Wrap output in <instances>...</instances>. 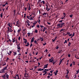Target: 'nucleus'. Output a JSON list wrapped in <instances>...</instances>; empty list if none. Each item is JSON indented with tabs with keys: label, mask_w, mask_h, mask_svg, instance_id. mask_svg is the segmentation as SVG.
<instances>
[{
	"label": "nucleus",
	"mask_w": 79,
	"mask_h": 79,
	"mask_svg": "<svg viewBox=\"0 0 79 79\" xmlns=\"http://www.w3.org/2000/svg\"><path fill=\"white\" fill-rule=\"evenodd\" d=\"M2 73H5V70H2Z\"/></svg>",
	"instance_id": "obj_41"
},
{
	"label": "nucleus",
	"mask_w": 79,
	"mask_h": 79,
	"mask_svg": "<svg viewBox=\"0 0 79 79\" xmlns=\"http://www.w3.org/2000/svg\"><path fill=\"white\" fill-rule=\"evenodd\" d=\"M67 33V34L68 35H69V34H70V33L68 31Z\"/></svg>",
	"instance_id": "obj_40"
},
{
	"label": "nucleus",
	"mask_w": 79,
	"mask_h": 79,
	"mask_svg": "<svg viewBox=\"0 0 79 79\" xmlns=\"http://www.w3.org/2000/svg\"><path fill=\"white\" fill-rule=\"evenodd\" d=\"M0 15H1V18H2V16H3V13H1Z\"/></svg>",
	"instance_id": "obj_23"
},
{
	"label": "nucleus",
	"mask_w": 79,
	"mask_h": 79,
	"mask_svg": "<svg viewBox=\"0 0 79 79\" xmlns=\"http://www.w3.org/2000/svg\"><path fill=\"white\" fill-rule=\"evenodd\" d=\"M27 44H25V46H26L27 47H28V46L30 45V44H29V43L27 42Z\"/></svg>",
	"instance_id": "obj_7"
},
{
	"label": "nucleus",
	"mask_w": 79,
	"mask_h": 79,
	"mask_svg": "<svg viewBox=\"0 0 79 79\" xmlns=\"http://www.w3.org/2000/svg\"><path fill=\"white\" fill-rule=\"evenodd\" d=\"M50 76L48 75L47 76V78H48V79H50Z\"/></svg>",
	"instance_id": "obj_43"
},
{
	"label": "nucleus",
	"mask_w": 79,
	"mask_h": 79,
	"mask_svg": "<svg viewBox=\"0 0 79 79\" xmlns=\"http://www.w3.org/2000/svg\"><path fill=\"white\" fill-rule=\"evenodd\" d=\"M26 75H27V73L26 72L24 75V77H28V76H26Z\"/></svg>",
	"instance_id": "obj_9"
},
{
	"label": "nucleus",
	"mask_w": 79,
	"mask_h": 79,
	"mask_svg": "<svg viewBox=\"0 0 79 79\" xmlns=\"http://www.w3.org/2000/svg\"><path fill=\"white\" fill-rule=\"evenodd\" d=\"M64 31V29L63 30V29H62L60 31V32H62V31Z\"/></svg>",
	"instance_id": "obj_38"
},
{
	"label": "nucleus",
	"mask_w": 79,
	"mask_h": 79,
	"mask_svg": "<svg viewBox=\"0 0 79 79\" xmlns=\"http://www.w3.org/2000/svg\"><path fill=\"white\" fill-rule=\"evenodd\" d=\"M19 20L16 22V24H19V23H18V21H19Z\"/></svg>",
	"instance_id": "obj_53"
},
{
	"label": "nucleus",
	"mask_w": 79,
	"mask_h": 79,
	"mask_svg": "<svg viewBox=\"0 0 79 79\" xmlns=\"http://www.w3.org/2000/svg\"><path fill=\"white\" fill-rule=\"evenodd\" d=\"M6 63H5V62L4 63H2V66H4L6 65Z\"/></svg>",
	"instance_id": "obj_8"
},
{
	"label": "nucleus",
	"mask_w": 79,
	"mask_h": 79,
	"mask_svg": "<svg viewBox=\"0 0 79 79\" xmlns=\"http://www.w3.org/2000/svg\"><path fill=\"white\" fill-rule=\"evenodd\" d=\"M10 32H13V30H12V29H11V28H10Z\"/></svg>",
	"instance_id": "obj_20"
},
{
	"label": "nucleus",
	"mask_w": 79,
	"mask_h": 79,
	"mask_svg": "<svg viewBox=\"0 0 79 79\" xmlns=\"http://www.w3.org/2000/svg\"><path fill=\"white\" fill-rule=\"evenodd\" d=\"M46 29V28L45 27H44V29L43 30V32H44V31H45V30Z\"/></svg>",
	"instance_id": "obj_19"
},
{
	"label": "nucleus",
	"mask_w": 79,
	"mask_h": 79,
	"mask_svg": "<svg viewBox=\"0 0 79 79\" xmlns=\"http://www.w3.org/2000/svg\"><path fill=\"white\" fill-rule=\"evenodd\" d=\"M23 40H25V41H26V42H27V40L26 39H24V38H23Z\"/></svg>",
	"instance_id": "obj_42"
},
{
	"label": "nucleus",
	"mask_w": 79,
	"mask_h": 79,
	"mask_svg": "<svg viewBox=\"0 0 79 79\" xmlns=\"http://www.w3.org/2000/svg\"><path fill=\"white\" fill-rule=\"evenodd\" d=\"M8 28V30L7 32H10V27H7Z\"/></svg>",
	"instance_id": "obj_12"
},
{
	"label": "nucleus",
	"mask_w": 79,
	"mask_h": 79,
	"mask_svg": "<svg viewBox=\"0 0 79 79\" xmlns=\"http://www.w3.org/2000/svg\"><path fill=\"white\" fill-rule=\"evenodd\" d=\"M47 66H48V64H46L45 65H44V67L45 68H47Z\"/></svg>",
	"instance_id": "obj_13"
},
{
	"label": "nucleus",
	"mask_w": 79,
	"mask_h": 79,
	"mask_svg": "<svg viewBox=\"0 0 79 79\" xmlns=\"http://www.w3.org/2000/svg\"><path fill=\"white\" fill-rule=\"evenodd\" d=\"M20 50L21 49H19V50L18 49L17 50V52H19V53Z\"/></svg>",
	"instance_id": "obj_47"
},
{
	"label": "nucleus",
	"mask_w": 79,
	"mask_h": 79,
	"mask_svg": "<svg viewBox=\"0 0 79 79\" xmlns=\"http://www.w3.org/2000/svg\"><path fill=\"white\" fill-rule=\"evenodd\" d=\"M40 40L42 42L44 41V39L42 37H40L39 38Z\"/></svg>",
	"instance_id": "obj_6"
},
{
	"label": "nucleus",
	"mask_w": 79,
	"mask_h": 79,
	"mask_svg": "<svg viewBox=\"0 0 79 79\" xmlns=\"http://www.w3.org/2000/svg\"><path fill=\"white\" fill-rule=\"evenodd\" d=\"M26 31V29H25V30H24V29L23 30V35H25V34H26V31Z\"/></svg>",
	"instance_id": "obj_5"
},
{
	"label": "nucleus",
	"mask_w": 79,
	"mask_h": 79,
	"mask_svg": "<svg viewBox=\"0 0 79 79\" xmlns=\"http://www.w3.org/2000/svg\"><path fill=\"white\" fill-rule=\"evenodd\" d=\"M77 73H79V69H78V70L77 71Z\"/></svg>",
	"instance_id": "obj_61"
},
{
	"label": "nucleus",
	"mask_w": 79,
	"mask_h": 79,
	"mask_svg": "<svg viewBox=\"0 0 79 79\" xmlns=\"http://www.w3.org/2000/svg\"><path fill=\"white\" fill-rule=\"evenodd\" d=\"M2 77H3V78H4V77H5V74L4 75H2Z\"/></svg>",
	"instance_id": "obj_57"
},
{
	"label": "nucleus",
	"mask_w": 79,
	"mask_h": 79,
	"mask_svg": "<svg viewBox=\"0 0 79 79\" xmlns=\"http://www.w3.org/2000/svg\"><path fill=\"white\" fill-rule=\"evenodd\" d=\"M9 24H8V26H9V27H11V26H10V23H8Z\"/></svg>",
	"instance_id": "obj_44"
},
{
	"label": "nucleus",
	"mask_w": 79,
	"mask_h": 79,
	"mask_svg": "<svg viewBox=\"0 0 79 79\" xmlns=\"http://www.w3.org/2000/svg\"><path fill=\"white\" fill-rule=\"evenodd\" d=\"M27 18H28V19H31V20H32H32H34V19H32V18L31 17V18H29L28 17V16H27Z\"/></svg>",
	"instance_id": "obj_11"
},
{
	"label": "nucleus",
	"mask_w": 79,
	"mask_h": 79,
	"mask_svg": "<svg viewBox=\"0 0 79 79\" xmlns=\"http://www.w3.org/2000/svg\"><path fill=\"white\" fill-rule=\"evenodd\" d=\"M20 31H21V30L19 29L18 30V32H20Z\"/></svg>",
	"instance_id": "obj_50"
},
{
	"label": "nucleus",
	"mask_w": 79,
	"mask_h": 79,
	"mask_svg": "<svg viewBox=\"0 0 79 79\" xmlns=\"http://www.w3.org/2000/svg\"><path fill=\"white\" fill-rule=\"evenodd\" d=\"M9 58H8V57H7V59H6V62H8V60H9Z\"/></svg>",
	"instance_id": "obj_31"
},
{
	"label": "nucleus",
	"mask_w": 79,
	"mask_h": 79,
	"mask_svg": "<svg viewBox=\"0 0 79 79\" xmlns=\"http://www.w3.org/2000/svg\"><path fill=\"white\" fill-rule=\"evenodd\" d=\"M33 45V44H32V43L31 44H30V48H31V47H32V46Z\"/></svg>",
	"instance_id": "obj_27"
},
{
	"label": "nucleus",
	"mask_w": 79,
	"mask_h": 79,
	"mask_svg": "<svg viewBox=\"0 0 79 79\" xmlns=\"http://www.w3.org/2000/svg\"><path fill=\"white\" fill-rule=\"evenodd\" d=\"M72 63L73 64V65H75V62L74 61H73Z\"/></svg>",
	"instance_id": "obj_54"
},
{
	"label": "nucleus",
	"mask_w": 79,
	"mask_h": 79,
	"mask_svg": "<svg viewBox=\"0 0 79 79\" xmlns=\"http://www.w3.org/2000/svg\"><path fill=\"white\" fill-rule=\"evenodd\" d=\"M68 75L67 74L66 76H65V77L66 78H67V77H68Z\"/></svg>",
	"instance_id": "obj_64"
},
{
	"label": "nucleus",
	"mask_w": 79,
	"mask_h": 79,
	"mask_svg": "<svg viewBox=\"0 0 79 79\" xmlns=\"http://www.w3.org/2000/svg\"><path fill=\"white\" fill-rule=\"evenodd\" d=\"M17 49H18V50H21V47H20V46H17Z\"/></svg>",
	"instance_id": "obj_16"
},
{
	"label": "nucleus",
	"mask_w": 79,
	"mask_h": 79,
	"mask_svg": "<svg viewBox=\"0 0 79 79\" xmlns=\"http://www.w3.org/2000/svg\"><path fill=\"white\" fill-rule=\"evenodd\" d=\"M66 71H67V73H66V74H67L68 75L69 73V71L68 69L66 70Z\"/></svg>",
	"instance_id": "obj_17"
},
{
	"label": "nucleus",
	"mask_w": 79,
	"mask_h": 79,
	"mask_svg": "<svg viewBox=\"0 0 79 79\" xmlns=\"http://www.w3.org/2000/svg\"><path fill=\"white\" fill-rule=\"evenodd\" d=\"M74 34H75L74 32H73L72 35V37H73V36H74Z\"/></svg>",
	"instance_id": "obj_62"
},
{
	"label": "nucleus",
	"mask_w": 79,
	"mask_h": 79,
	"mask_svg": "<svg viewBox=\"0 0 79 79\" xmlns=\"http://www.w3.org/2000/svg\"><path fill=\"white\" fill-rule=\"evenodd\" d=\"M40 25H37L36 26V27H38V28H39V27H40Z\"/></svg>",
	"instance_id": "obj_33"
},
{
	"label": "nucleus",
	"mask_w": 79,
	"mask_h": 79,
	"mask_svg": "<svg viewBox=\"0 0 79 79\" xmlns=\"http://www.w3.org/2000/svg\"><path fill=\"white\" fill-rule=\"evenodd\" d=\"M24 18H26V14H24Z\"/></svg>",
	"instance_id": "obj_48"
},
{
	"label": "nucleus",
	"mask_w": 79,
	"mask_h": 79,
	"mask_svg": "<svg viewBox=\"0 0 79 79\" xmlns=\"http://www.w3.org/2000/svg\"><path fill=\"white\" fill-rule=\"evenodd\" d=\"M20 39H21V37H20V36H19V38H18L19 40H20Z\"/></svg>",
	"instance_id": "obj_58"
},
{
	"label": "nucleus",
	"mask_w": 79,
	"mask_h": 79,
	"mask_svg": "<svg viewBox=\"0 0 79 79\" xmlns=\"http://www.w3.org/2000/svg\"><path fill=\"white\" fill-rule=\"evenodd\" d=\"M8 65H7L6 67L3 68V69H2V70L5 71V70H8V69H7L8 68Z\"/></svg>",
	"instance_id": "obj_2"
},
{
	"label": "nucleus",
	"mask_w": 79,
	"mask_h": 79,
	"mask_svg": "<svg viewBox=\"0 0 79 79\" xmlns=\"http://www.w3.org/2000/svg\"><path fill=\"white\" fill-rule=\"evenodd\" d=\"M71 43L69 42V44H68L69 47V46H70L71 45Z\"/></svg>",
	"instance_id": "obj_25"
},
{
	"label": "nucleus",
	"mask_w": 79,
	"mask_h": 79,
	"mask_svg": "<svg viewBox=\"0 0 79 79\" xmlns=\"http://www.w3.org/2000/svg\"><path fill=\"white\" fill-rule=\"evenodd\" d=\"M40 27H41V28H42V27H44V26H42V25H40Z\"/></svg>",
	"instance_id": "obj_51"
},
{
	"label": "nucleus",
	"mask_w": 79,
	"mask_h": 79,
	"mask_svg": "<svg viewBox=\"0 0 79 79\" xmlns=\"http://www.w3.org/2000/svg\"><path fill=\"white\" fill-rule=\"evenodd\" d=\"M17 76H16V75L15 77H14L13 78H15V79H17Z\"/></svg>",
	"instance_id": "obj_52"
},
{
	"label": "nucleus",
	"mask_w": 79,
	"mask_h": 79,
	"mask_svg": "<svg viewBox=\"0 0 79 79\" xmlns=\"http://www.w3.org/2000/svg\"><path fill=\"white\" fill-rule=\"evenodd\" d=\"M52 42H54V41H55V40L52 39Z\"/></svg>",
	"instance_id": "obj_59"
},
{
	"label": "nucleus",
	"mask_w": 79,
	"mask_h": 79,
	"mask_svg": "<svg viewBox=\"0 0 79 79\" xmlns=\"http://www.w3.org/2000/svg\"><path fill=\"white\" fill-rule=\"evenodd\" d=\"M62 52V50H61L60 51L58 52V53H61V52Z\"/></svg>",
	"instance_id": "obj_49"
},
{
	"label": "nucleus",
	"mask_w": 79,
	"mask_h": 79,
	"mask_svg": "<svg viewBox=\"0 0 79 79\" xmlns=\"http://www.w3.org/2000/svg\"><path fill=\"white\" fill-rule=\"evenodd\" d=\"M58 70H56V72H54V73L55 74V76H56V75H57V74H58Z\"/></svg>",
	"instance_id": "obj_4"
},
{
	"label": "nucleus",
	"mask_w": 79,
	"mask_h": 79,
	"mask_svg": "<svg viewBox=\"0 0 79 79\" xmlns=\"http://www.w3.org/2000/svg\"><path fill=\"white\" fill-rule=\"evenodd\" d=\"M20 44H21V43H19V44H17V47H18V46H20Z\"/></svg>",
	"instance_id": "obj_63"
},
{
	"label": "nucleus",
	"mask_w": 79,
	"mask_h": 79,
	"mask_svg": "<svg viewBox=\"0 0 79 79\" xmlns=\"http://www.w3.org/2000/svg\"><path fill=\"white\" fill-rule=\"evenodd\" d=\"M26 23H31V22L29 21V20H27V21H26Z\"/></svg>",
	"instance_id": "obj_26"
},
{
	"label": "nucleus",
	"mask_w": 79,
	"mask_h": 79,
	"mask_svg": "<svg viewBox=\"0 0 79 79\" xmlns=\"http://www.w3.org/2000/svg\"><path fill=\"white\" fill-rule=\"evenodd\" d=\"M27 25L28 26H30V24H29V23H27Z\"/></svg>",
	"instance_id": "obj_46"
},
{
	"label": "nucleus",
	"mask_w": 79,
	"mask_h": 79,
	"mask_svg": "<svg viewBox=\"0 0 79 79\" xmlns=\"http://www.w3.org/2000/svg\"><path fill=\"white\" fill-rule=\"evenodd\" d=\"M73 15L72 14V15H69V17L70 18H73Z\"/></svg>",
	"instance_id": "obj_37"
},
{
	"label": "nucleus",
	"mask_w": 79,
	"mask_h": 79,
	"mask_svg": "<svg viewBox=\"0 0 79 79\" xmlns=\"http://www.w3.org/2000/svg\"><path fill=\"white\" fill-rule=\"evenodd\" d=\"M46 10H48V5H46Z\"/></svg>",
	"instance_id": "obj_15"
},
{
	"label": "nucleus",
	"mask_w": 79,
	"mask_h": 79,
	"mask_svg": "<svg viewBox=\"0 0 79 79\" xmlns=\"http://www.w3.org/2000/svg\"><path fill=\"white\" fill-rule=\"evenodd\" d=\"M34 39L32 38L31 40V43H32V42H34Z\"/></svg>",
	"instance_id": "obj_14"
},
{
	"label": "nucleus",
	"mask_w": 79,
	"mask_h": 79,
	"mask_svg": "<svg viewBox=\"0 0 79 79\" xmlns=\"http://www.w3.org/2000/svg\"><path fill=\"white\" fill-rule=\"evenodd\" d=\"M63 20H61L60 21H59V23H62V22H63Z\"/></svg>",
	"instance_id": "obj_36"
},
{
	"label": "nucleus",
	"mask_w": 79,
	"mask_h": 79,
	"mask_svg": "<svg viewBox=\"0 0 79 79\" xmlns=\"http://www.w3.org/2000/svg\"><path fill=\"white\" fill-rule=\"evenodd\" d=\"M13 53H14V56H15V55H17V53L15 52H14Z\"/></svg>",
	"instance_id": "obj_18"
},
{
	"label": "nucleus",
	"mask_w": 79,
	"mask_h": 79,
	"mask_svg": "<svg viewBox=\"0 0 79 79\" xmlns=\"http://www.w3.org/2000/svg\"><path fill=\"white\" fill-rule=\"evenodd\" d=\"M54 60V59H52V60H51V61H50V63H53V61Z\"/></svg>",
	"instance_id": "obj_39"
},
{
	"label": "nucleus",
	"mask_w": 79,
	"mask_h": 79,
	"mask_svg": "<svg viewBox=\"0 0 79 79\" xmlns=\"http://www.w3.org/2000/svg\"><path fill=\"white\" fill-rule=\"evenodd\" d=\"M37 23V22H36V23H33V26H35V24H36V23Z\"/></svg>",
	"instance_id": "obj_28"
},
{
	"label": "nucleus",
	"mask_w": 79,
	"mask_h": 79,
	"mask_svg": "<svg viewBox=\"0 0 79 79\" xmlns=\"http://www.w3.org/2000/svg\"><path fill=\"white\" fill-rule=\"evenodd\" d=\"M13 40H12V42H15V40L14 39H12Z\"/></svg>",
	"instance_id": "obj_34"
},
{
	"label": "nucleus",
	"mask_w": 79,
	"mask_h": 79,
	"mask_svg": "<svg viewBox=\"0 0 79 79\" xmlns=\"http://www.w3.org/2000/svg\"><path fill=\"white\" fill-rule=\"evenodd\" d=\"M16 76H17V79H19V75H18V74H17V75H16Z\"/></svg>",
	"instance_id": "obj_22"
},
{
	"label": "nucleus",
	"mask_w": 79,
	"mask_h": 79,
	"mask_svg": "<svg viewBox=\"0 0 79 79\" xmlns=\"http://www.w3.org/2000/svg\"><path fill=\"white\" fill-rule=\"evenodd\" d=\"M75 57L76 58H77V59H78V60H79V57L78 56L76 57V56H75Z\"/></svg>",
	"instance_id": "obj_35"
},
{
	"label": "nucleus",
	"mask_w": 79,
	"mask_h": 79,
	"mask_svg": "<svg viewBox=\"0 0 79 79\" xmlns=\"http://www.w3.org/2000/svg\"><path fill=\"white\" fill-rule=\"evenodd\" d=\"M48 15V14H47V13H46V12H44V13L43 14V15Z\"/></svg>",
	"instance_id": "obj_24"
},
{
	"label": "nucleus",
	"mask_w": 79,
	"mask_h": 79,
	"mask_svg": "<svg viewBox=\"0 0 79 79\" xmlns=\"http://www.w3.org/2000/svg\"><path fill=\"white\" fill-rule=\"evenodd\" d=\"M4 75H5V77H6V79H8V78H9V75L7 73H5Z\"/></svg>",
	"instance_id": "obj_3"
},
{
	"label": "nucleus",
	"mask_w": 79,
	"mask_h": 79,
	"mask_svg": "<svg viewBox=\"0 0 79 79\" xmlns=\"http://www.w3.org/2000/svg\"><path fill=\"white\" fill-rule=\"evenodd\" d=\"M65 23H59L57 25V27H59L57 28H62L63 26H65Z\"/></svg>",
	"instance_id": "obj_1"
},
{
	"label": "nucleus",
	"mask_w": 79,
	"mask_h": 79,
	"mask_svg": "<svg viewBox=\"0 0 79 79\" xmlns=\"http://www.w3.org/2000/svg\"><path fill=\"white\" fill-rule=\"evenodd\" d=\"M65 17H66V16H65V15H64V17H62L61 18V19H64V18H65Z\"/></svg>",
	"instance_id": "obj_32"
},
{
	"label": "nucleus",
	"mask_w": 79,
	"mask_h": 79,
	"mask_svg": "<svg viewBox=\"0 0 79 79\" xmlns=\"http://www.w3.org/2000/svg\"><path fill=\"white\" fill-rule=\"evenodd\" d=\"M35 33H38V31L37 30V29H35Z\"/></svg>",
	"instance_id": "obj_21"
},
{
	"label": "nucleus",
	"mask_w": 79,
	"mask_h": 79,
	"mask_svg": "<svg viewBox=\"0 0 79 79\" xmlns=\"http://www.w3.org/2000/svg\"><path fill=\"white\" fill-rule=\"evenodd\" d=\"M34 43H35V44H37V41H36V40H35L34 41Z\"/></svg>",
	"instance_id": "obj_45"
},
{
	"label": "nucleus",
	"mask_w": 79,
	"mask_h": 79,
	"mask_svg": "<svg viewBox=\"0 0 79 79\" xmlns=\"http://www.w3.org/2000/svg\"><path fill=\"white\" fill-rule=\"evenodd\" d=\"M28 5H29V7H28V10H31V7L30 6V4L29 3H28Z\"/></svg>",
	"instance_id": "obj_10"
},
{
	"label": "nucleus",
	"mask_w": 79,
	"mask_h": 79,
	"mask_svg": "<svg viewBox=\"0 0 79 79\" xmlns=\"http://www.w3.org/2000/svg\"><path fill=\"white\" fill-rule=\"evenodd\" d=\"M73 66V64L71 63V64H70V67H71Z\"/></svg>",
	"instance_id": "obj_60"
},
{
	"label": "nucleus",
	"mask_w": 79,
	"mask_h": 79,
	"mask_svg": "<svg viewBox=\"0 0 79 79\" xmlns=\"http://www.w3.org/2000/svg\"><path fill=\"white\" fill-rule=\"evenodd\" d=\"M27 34H28V37H29V36H30V35H31V34L30 33H28Z\"/></svg>",
	"instance_id": "obj_29"
},
{
	"label": "nucleus",
	"mask_w": 79,
	"mask_h": 79,
	"mask_svg": "<svg viewBox=\"0 0 79 79\" xmlns=\"http://www.w3.org/2000/svg\"><path fill=\"white\" fill-rule=\"evenodd\" d=\"M64 60V58L61 60H60V62H61V63H62L63 62V60Z\"/></svg>",
	"instance_id": "obj_30"
},
{
	"label": "nucleus",
	"mask_w": 79,
	"mask_h": 79,
	"mask_svg": "<svg viewBox=\"0 0 79 79\" xmlns=\"http://www.w3.org/2000/svg\"><path fill=\"white\" fill-rule=\"evenodd\" d=\"M43 45H44V46H45V45H47V43H44L43 44Z\"/></svg>",
	"instance_id": "obj_55"
},
{
	"label": "nucleus",
	"mask_w": 79,
	"mask_h": 79,
	"mask_svg": "<svg viewBox=\"0 0 79 79\" xmlns=\"http://www.w3.org/2000/svg\"><path fill=\"white\" fill-rule=\"evenodd\" d=\"M68 57H69V58H70V57H71V54H69L68 56Z\"/></svg>",
	"instance_id": "obj_56"
}]
</instances>
